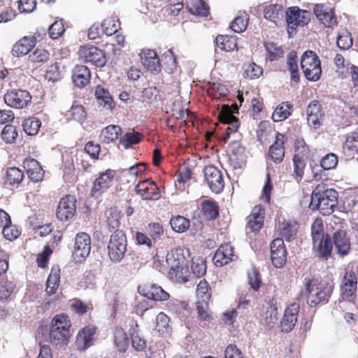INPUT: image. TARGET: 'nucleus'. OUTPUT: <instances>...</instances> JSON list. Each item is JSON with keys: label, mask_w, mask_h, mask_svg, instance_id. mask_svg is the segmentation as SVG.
I'll use <instances>...</instances> for the list:
<instances>
[{"label": "nucleus", "mask_w": 358, "mask_h": 358, "mask_svg": "<svg viewBox=\"0 0 358 358\" xmlns=\"http://www.w3.org/2000/svg\"><path fill=\"white\" fill-rule=\"evenodd\" d=\"M334 282L331 278L327 277L319 280L316 278H305L301 289L302 295L306 296L307 303L310 306L328 302L334 289Z\"/></svg>", "instance_id": "nucleus-1"}, {"label": "nucleus", "mask_w": 358, "mask_h": 358, "mask_svg": "<svg viewBox=\"0 0 358 358\" xmlns=\"http://www.w3.org/2000/svg\"><path fill=\"white\" fill-rule=\"evenodd\" d=\"M71 322L67 315L61 313L56 315L51 321L46 340L57 349L67 345L70 338Z\"/></svg>", "instance_id": "nucleus-2"}, {"label": "nucleus", "mask_w": 358, "mask_h": 358, "mask_svg": "<svg viewBox=\"0 0 358 358\" xmlns=\"http://www.w3.org/2000/svg\"><path fill=\"white\" fill-rule=\"evenodd\" d=\"M338 192L325 185H318L313 191L310 207L319 210L323 215H329L338 203Z\"/></svg>", "instance_id": "nucleus-3"}, {"label": "nucleus", "mask_w": 358, "mask_h": 358, "mask_svg": "<svg viewBox=\"0 0 358 358\" xmlns=\"http://www.w3.org/2000/svg\"><path fill=\"white\" fill-rule=\"evenodd\" d=\"M166 262L170 266L169 277L178 282H186L190 276L186 259L181 249H176L166 256Z\"/></svg>", "instance_id": "nucleus-4"}, {"label": "nucleus", "mask_w": 358, "mask_h": 358, "mask_svg": "<svg viewBox=\"0 0 358 358\" xmlns=\"http://www.w3.org/2000/svg\"><path fill=\"white\" fill-rule=\"evenodd\" d=\"M311 236L313 250L320 257L327 259L331 255L333 245L331 238L323 233V224L321 220H315L313 223Z\"/></svg>", "instance_id": "nucleus-5"}, {"label": "nucleus", "mask_w": 358, "mask_h": 358, "mask_svg": "<svg viewBox=\"0 0 358 358\" xmlns=\"http://www.w3.org/2000/svg\"><path fill=\"white\" fill-rule=\"evenodd\" d=\"M127 240L122 230H115L110 235L108 243V255L113 263H119L124 257L127 252Z\"/></svg>", "instance_id": "nucleus-6"}, {"label": "nucleus", "mask_w": 358, "mask_h": 358, "mask_svg": "<svg viewBox=\"0 0 358 358\" xmlns=\"http://www.w3.org/2000/svg\"><path fill=\"white\" fill-rule=\"evenodd\" d=\"M301 66L308 80L317 81L320 79L322 73L320 60L314 51L307 50L302 55Z\"/></svg>", "instance_id": "nucleus-7"}, {"label": "nucleus", "mask_w": 358, "mask_h": 358, "mask_svg": "<svg viewBox=\"0 0 358 358\" xmlns=\"http://www.w3.org/2000/svg\"><path fill=\"white\" fill-rule=\"evenodd\" d=\"M78 54L80 61L91 63L96 67H102L106 62L104 52L94 46H82Z\"/></svg>", "instance_id": "nucleus-8"}, {"label": "nucleus", "mask_w": 358, "mask_h": 358, "mask_svg": "<svg viewBox=\"0 0 358 358\" xmlns=\"http://www.w3.org/2000/svg\"><path fill=\"white\" fill-rule=\"evenodd\" d=\"M203 174L210 190L215 193H220L224 187V182L222 173L214 166H208L204 168Z\"/></svg>", "instance_id": "nucleus-9"}, {"label": "nucleus", "mask_w": 358, "mask_h": 358, "mask_svg": "<svg viewBox=\"0 0 358 358\" xmlns=\"http://www.w3.org/2000/svg\"><path fill=\"white\" fill-rule=\"evenodd\" d=\"M91 251L90 236L84 232L78 233L75 238L73 256L77 262H83Z\"/></svg>", "instance_id": "nucleus-10"}, {"label": "nucleus", "mask_w": 358, "mask_h": 358, "mask_svg": "<svg viewBox=\"0 0 358 358\" xmlns=\"http://www.w3.org/2000/svg\"><path fill=\"white\" fill-rule=\"evenodd\" d=\"M238 113V108L236 104H234L231 107L228 105H222V109L219 113V119L220 122L229 124L227 129V134L234 133L239 127V121L234 116V113Z\"/></svg>", "instance_id": "nucleus-11"}, {"label": "nucleus", "mask_w": 358, "mask_h": 358, "mask_svg": "<svg viewBox=\"0 0 358 358\" xmlns=\"http://www.w3.org/2000/svg\"><path fill=\"white\" fill-rule=\"evenodd\" d=\"M31 100V96L27 90H14L4 95L5 103L13 108H23Z\"/></svg>", "instance_id": "nucleus-12"}, {"label": "nucleus", "mask_w": 358, "mask_h": 358, "mask_svg": "<svg viewBox=\"0 0 358 358\" xmlns=\"http://www.w3.org/2000/svg\"><path fill=\"white\" fill-rule=\"evenodd\" d=\"M76 199L74 196L67 195L63 197L57 206L56 215L61 221H67L71 219L76 213Z\"/></svg>", "instance_id": "nucleus-13"}, {"label": "nucleus", "mask_w": 358, "mask_h": 358, "mask_svg": "<svg viewBox=\"0 0 358 358\" xmlns=\"http://www.w3.org/2000/svg\"><path fill=\"white\" fill-rule=\"evenodd\" d=\"M135 192L143 200H158L161 196L158 187L150 180L139 182L135 187Z\"/></svg>", "instance_id": "nucleus-14"}, {"label": "nucleus", "mask_w": 358, "mask_h": 358, "mask_svg": "<svg viewBox=\"0 0 358 358\" xmlns=\"http://www.w3.org/2000/svg\"><path fill=\"white\" fill-rule=\"evenodd\" d=\"M310 13L307 10H301L298 7H290L286 12V20L290 29L298 26H304L310 21Z\"/></svg>", "instance_id": "nucleus-15"}, {"label": "nucleus", "mask_w": 358, "mask_h": 358, "mask_svg": "<svg viewBox=\"0 0 358 358\" xmlns=\"http://www.w3.org/2000/svg\"><path fill=\"white\" fill-rule=\"evenodd\" d=\"M271 259L276 268H281L287 260V250L282 238H275L271 243Z\"/></svg>", "instance_id": "nucleus-16"}, {"label": "nucleus", "mask_w": 358, "mask_h": 358, "mask_svg": "<svg viewBox=\"0 0 358 358\" xmlns=\"http://www.w3.org/2000/svg\"><path fill=\"white\" fill-rule=\"evenodd\" d=\"M313 11L317 20L328 28H334L337 25V20L332 8L325 4H316Z\"/></svg>", "instance_id": "nucleus-17"}, {"label": "nucleus", "mask_w": 358, "mask_h": 358, "mask_svg": "<svg viewBox=\"0 0 358 358\" xmlns=\"http://www.w3.org/2000/svg\"><path fill=\"white\" fill-rule=\"evenodd\" d=\"M96 328L85 327L76 336L75 345L77 350L83 351L92 345L95 340Z\"/></svg>", "instance_id": "nucleus-18"}, {"label": "nucleus", "mask_w": 358, "mask_h": 358, "mask_svg": "<svg viewBox=\"0 0 358 358\" xmlns=\"http://www.w3.org/2000/svg\"><path fill=\"white\" fill-rule=\"evenodd\" d=\"M114 178V171L108 169L106 172L102 173L94 180L92 188V194L93 196H99L101 195L111 185V182Z\"/></svg>", "instance_id": "nucleus-19"}, {"label": "nucleus", "mask_w": 358, "mask_h": 358, "mask_svg": "<svg viewBox=\"0 0 358 358\" xmlns=\"http://www.w3.org/2000/svg\"><path fill=\"white\" fill-rule=\"evenodd\" d=\"M236 255L234 254L233 247L229 244H224L220 245L216 250L213 257V262L217 266H222L236 260Z\"/></svg>", "instance_id": "nucleus-20"}, {"label": "nucleus", "mask_w": 358, "mask_h": 358, "mask_svg": "<svg viewBox=\"0 0 358 358\" xmlns=\"http://www.w3.org/2000/svg\"><path fill=\"white\" fill-rule=\"evenodd\" d=\"M307 122L310 127L317 129L321 125V120L324 116L319 101L314 100L308 106L306 110Z\"/></svg>", "instance_id": "nucleus-21"}, {"label": "nucleus", "mask_w": 358, "mask_h": 358, "mask_svg": "<svg viewBox=\"0 0 358 358\" xmlns=\"http://www.w3.org/2000/svg\"><path fill=\"white\" fill-rule=\"evenodd\" d=\"M299 310V306L296 303H293L285 309L284 317L281 321L282 331L288 333L294 328L297 321Z\"/></svg>", "instance_id": "nucleus-22"}, {"label": "nucleus", "mask_w": 358, "mask_h": 358, "mask_svg": "<svg viewBox=\"0 0 358 358\" xmlns=\"http://www.w3.org/2000/svg\"><path fill=\"white\" fill-rule=\"evenodd\" d=\"M23 167L28 177L34 182H40L44 176V171L39 163L34 159L27 158L23 162Z\"/></svg>", "instance_id": "nucleus-23"}, {"label": "nucleus", "mask_w": 358, "mask_h": 358, "mask_svg": "<svg viewBox=\"0 0 358 358\" xmlns=\"http://www.w3.org/2000/svg\"><path fill=\"white\" fill-rule=\"evenodd\" d=\"M333 241L337 253L346 255L350 249V239L345 230H338L333 234Z\"/></svg>", "instance_id": "nucleus-24"}, {"label": "nucleus", "mask_w": 358, "mask_h": 358, "mask_svg": "<svg viewBox=\"0 0 358 358\" xmlns=\"http://www.w3.org/2000/svg\"><path fill=\"white\" fill-rule=\"evenodd\" d=\"M142 63L145 68L153 74L161 71V64L157 53L152 50L143 51L141 57Z\"/></svg>", "instance_id": "nucleus-25"}, {"label": "nucleus", "mask_w": 358, "mask_h": 358, "mask_svg": "<svg viewBox=\"0 0 358 358\" xmlns=\"http://www.w3.org/2000/svg\"><path fill=\"white\" fill-rule=\"evenodd\" d=\"M284 135L278 133L275 141L269 148L268 155L275 164H280L285 157Z\"/></svg>", "instance_id": "nucleus-26"}, {"label": "nucleus", "mask_w": 358, "mask_h": 358, "mask_svg": "<svg viewBox=\"0 0 358 358\" xmlns=\"http://www.w3.org/2000/svg\"><path fill=\"white\" fill-rule=\"evenodd\" d=\"M91 73L89 69L83 65H77L73 71L72 80L74 85L80 88L84 87L90 80Z\"/></svg>", "instance_id": "nucleus-27"}, {"label": "nucleus", "mask_w": 358, "mask_h": 358, "mask_svg": "<svg viewBox=\"0 0 358 358\" xmlns=\"http://www.w3.org/2000/svg\"><path fill=\"white\" fill-rule=\"evenodd\" d=\"M35 45V36H24L14 45L12 49L13 55L17 57L27 55Z\"/></svg>", "instance_id": "nucleus-28"}, {"label": "nucleus", "mask_w": 358, "mask_h": 358, "mask_svg": "<svg viewBox=\"0 0 358 358\" xmlns=\"http://www.w3.org/2000/svg\"><path fill=\"white\" fill-rule=\"evenodd\" d=\"M264 210L260 206H255L251 214L248 217V227L252 231L256 232L259 231L264 224Z\"/></svg>", "instance_id": "nucleus-29"}, {"label": "nucleus", "mask_w": 358, "mask_h": 358, "mask_svg": "<svg viewBox=\"0 0 358 358\" xmlns=\"http://www.w3.org/2000/svg\"><path fill=\"white\" fill-rule=\"evenodd\" d=\"M121 131V128L117 125H108L102 129L99 136L100 140L107 144L114 142L118 138Z\"/></svg>", "instance_id": "nucleus-30"}, {"label": "nucleus", "mask_w": 358, "mask_h": 358, "mask_svg": "<svg viewBox=\"0 0 358 358\" xmlns=\"http://www.w3.org/2000/svg\"><path fill=\"white\" fill-rule=\"evenodd\" d=\"M95 96L101 106L108 110L113 108L115 103L112 96L109 92L101 86L99 85L96 87Z\"/></svg>", "instance_id": "nucleus-31"}, {"label": "nucleus", "mask_w": 358, "mask_h": 358, "mask_svg": "<svg viewBox=\"0 0 358 358\" xmlns=\"http://www.w3.org/2000/svg\"><path fill=\"white\" fill-rule=\"evenodd\" d=\"M215 43L220 50L231 52L237 49V38L236 36H218L215 39Z\"/></svg>", "instance_id": "nucleus-32"}, {"label": "nucleus", "mask_w": 358, "mask_h": 358, "mask_svg": "<svg viewBox=\"0 0 358 358\" xmlns=\"http://www.w3.org/2000/svg\"><path fill=\"white\" fill-rule=\"evenodd\" d=\"M264 17L266 19L273 22L277 24V20L284 17L285 10L281 5L271 4L264 8Z\"/></svg>", "instance_id": "nucleus-33"}, {"label": "nucleus", "mask_w": 358, "mask_h": 358, "mask_svg": "<svg viewBox=\"0 0 358 358\" xmlns=\"http://www.w3.org/2000/svg\"><path fill=\"white\" fill-rule=\"evenodd\" d=\"M60 269L58 266L52 267L46 282V292L48 294L56 292L59 283Z\"/></svg>", "instance_id": "nucleus-34"}, {"label": "nucleus", "mask_w": 358, "mask_h": 358, "mask_svg": "<svg viewBox=\"0 0 358 358\" xmlns=\"http://www.w3.org/2000/svg\"><path fill=\"white\" fill-rule=\"evenodd\" d=\"M132 347L137 351H142L145 348L146 341L141 335L137 324L129 329Z\"/></svg>", "instance_id": "nucleus-35"}, {"label": "nucleus", "mask_w": 358, "mask_h": 358, "mask_svg": "<svg viewBox=\"0 0 358 358\" xmlns=\"http://www.w3.org/2000/svg\"><path fill=\"white\" fill-rule=\"evenodd\" d=\"M187 8L193 15L207 16L209 8L203 0H191L187 4Z\"/></svg>", "instance_id": "nucleus-36"}, {"label": "nucleus", "mask_w": 358, "mask_h": 358, "mask_svg": "<svg viewBox=\"0 0 358 358\" xmlns=\"http://www.w3.org/2000/svg\"><path fill=\"white\" fill-rule=\"evenodd\" d=\"M145 296L154 301H165L169 298V294L160 286L152 285L145 293Z\"/></svg>", "instance_id": "nucleus-37"}, {"label": "nucleus", "mask_w": 358, "mask_h": 358, "mask_svg": "<svg viewBox=\"0 0 358 358\" xmlns=\"http://www.w3.org/2000/svg\"><path fill=\"white\" fill-rule=\"evenodd\" d=\"M296 59V52L295 51H291L287 55V64L288 69L291 73V80L298 83L300 79V76L299 73V66Z\"/></svg>", "instance_id": "nucleus-38"}, {"label": "nucleus", "mask_w": 358, "mask_h": 358, "mask_svg": "<svg viewBox=\"0 0 358 358\" xmlns=\"http://www.w3.org/2000/svg\"><path fill=\"white\" fill-rule=\"evenodd\" d=\"M106 222L109 230H119L120 225V213L115 208H111L106 211Z\"/></svg>", "instance_id": "nucleus-39"}, {"label": "nucleus", "mask_w": 358, "mask_h": 358, "mask_svg": "<svg viewBox=\"0 0 358 358\" xmlns=\"http://www.w3.org/2000/svg\"><path fill=\"white\" fill-rule=\"evenodd\" d=\"M115 344L120 352H125L129 346V340L127 334L122 328H116L114 332Z\"/></svg>", "instance_id": "nucleus-40"}, {"label": "nucleus", "mask_w": 358, "mask_h": 358, "mask_svg": "<svg viewBox=\"0 0 358 358\" xmlns=\"http://www.w3.org/2000/svg\"><path fill=\"white\" fill-rule=\"evenodd\" d=\"M24 177L22 171L16 167L8 168L6 171V181L10 185H18Z\"/></svg>", "instance_id": "nucleus-41"}, {"label": "nucleus", "mask_w": 358, "mask_h": 358, "mask_svg": "<svg viewBox=\"0 0 358 358\" xmlns=\"http://www.w3.org/2000/svg\"><path fill=\"white\" fill-rule=\"evenodd\" d=\"M196 297L198 300L208 301L211 297V288L206 280H201L196 287Z\"/></svg>", "instance_id": "nucleus-42"}, {"label": "nucleus", "mask_w": 358, "mask_h": 358, "mask_svg": "<svg viewBox=\"0 0 358 358\" xmlns=\"http://www.w3.org/2000/svg\"><path fill=\"white\" fill-rule=\"evenodd\" d=\"M41 125V121L34 117L26 119L22 123L24 131L29 136H34L37 134Z\"/></svg>", "instance_id": "nucleus-43"}, {"label": "nucleus", "mask_w": 358, "mask_h": 358, "mask_svg": "<svg viewBox=\"0 0 358 358\" xmlns=\"http://www.w3.org/2000/svg\"><path fill=\"white\" fill-rule=\"evenodd\" d=\"M352 45L351 34L345 29H341L337 36V45L341 50H348Z\"/></svg>", "instance_id": "nucleus-44"}, {"label": "nucleus", "mask_w": 358, "mask_h": 358, "mask_svg": "<svg viewBox=\"0 0 358 358\" xmlns=\"http://www.w3.org/2000/svg\"><path fill=\"white\" fill-rule=\"evenodd\" d=\"M171 226L175 231L182 233L189 227V221L183 216L178 215L170 220Z\"/></svg>", "instance_id": "nucleus-45"}, {"label": "nucleus", "mask_w": 358, "mask_h": 358, "mask_svg": "<svg viewBox=\"0 0 358 358\" xmlns=\"http://www.w3.org/2000/svg\"><path fill=\"white\" fill-rule=\"evenodd\" d=\"M290 104L282 103L278 105L272 114V119L274 122H280L287 119L290 115Z\"/></svg>", "instance_id": "nucleus-46"}, {"label": "nucleus", "mask_w": 358, "mask_h": 358, "mask_svg": "<svg viewBox=\"0 0 358 358\" xmlns=\"http://www.w3.org/2000/svg\"><path fill=\"white\" fill-rule=\"evenodd\" d=\"M170 319L164 313H159L156 317V330L161 334H169L171 330Z\"/></svg>", "instance_id": "nucleus-47"}, {"label": "nucleus", "mask_w": 358, "mask_h": 358, "mask_svg": "<svg viewBox=\"0 0 358 358\" xmlns=\"http://www.w3.org/2000/svg\"><path fill=\"white\" fill-rule=\"evenodd\" d=\"M202 211L207 220H214L218 215V206L213 201H205L202 204Z\"/></svg>", "instance_id": "nucleus-48"}, {"label": "nucleus", "mask_w": 358, "mask_h": 358, "mask_svg": "<svg viewBox=\"0 0 358 358\" xmlns=\"http://www.w3.org/2000/svg\"><path fill=\"white\" fill-rule=\"evenodd\" d=\"M265 47L270 61L277 60L284 55V50L281 46L273 42L266 43Z\"/></svg>", "instance_id": "nucleus-49"}, {"label": "nucleus", "mask_w": 358, "mask_h": 358, "mask_svg": "<svg viewBox=\"0 0 358 358\" xmlns=\"http://www.w3.org/2000/svg\"><path fill=\"white\" fill-rule=\"evenodd\" d=\"M104 34L107 36H111L115 34L120 26L119 20L116 17H112L106 19L102 23Z\"/></svg>", "instance_id": "nucleus-50"}, {"label": "nucleus", "mask_w": 358, "mask_h": 358, "mask_svg": "<svg viewBox=\"0 0 358 358\" xmlns=\"http://www.w3.org/2000/svg\"><path fill=\"white\" fill-rule=\"evenodd\" d=\"M248 16L246 13L236 17L231 24V29L236 33H241L246 29Z\"/></svg>", "instance_id": "nucleus-51"}, {"label": "nucleus", "mask_w": 358, "mask_h": 358, "mask_svg": "<svg viewBox=\"0 0 358 358\" xmlns=\"http://www.w3.org/2000/svg\"><path fill=\"white\" fill-rule=\"evenodd\" d=\"M263 73L262 68L254 62L245 64L244 75L250 79H255L259 78Z\"/></svg>", "instance_id": "nucleus-52"}, {"label": "nucleus", "mask_w": 358, "mask_h": 358, "mask_svg": "<svg viewBox=\"0 0 358 358\" xmlns=\"http://www.w3.org/2000/svg\"><path fill=\"white\" fill-rule=\"evenodd\" d=\"M248 283L255 291H257L262 283V279L259 271L255 268L252 267L248 272Z\"/></svg>", "instance_id": "nucleus-53"}, {"label": "nucleus", "mask_w": 358, "mask_h": 358, "mask_svg": "<svg viewBox=\"0 0 358 358\" xmlns=\"http://www.w3.org/2000/svg\"><path fill=\"white\" fill-rule=\"evenodd\" d=\"M343 148L352 153H358V133L352 132L348 134L346 136Z\"/></svg>", "instance_id": "nucleus-54"}, {"label": "nucleus", "mask_w": 358, "mask_h": 358, "mask_svg": "<svg viewBox=\"0 0 358 358\" xmlns=\"http://www.w3.org/2000/svg\"><path fill=\"white\" fill-rule=\"evenodd\" d=\"M68 113L72 119L79 122H83L87 117L85 108L81 105H73Z\"/></svg>", "instance_id": "nucleus-55"}, {"label": "nucleus", "mask_w": 358, "mask_h": 358, "mask_svg": "<svg viewBox=\"0 0 358 358\" xmlns=\"http://www.w3.org/2000/svg\"><path fill=\"white\" fill-rule=\"evenodd\" d=\"M338 164V157L334 153L327 154L320 160V166L323 170H330L336 168Z\"/></svg>", "instance_id": "nucleus-56"}, {"label": "nucleus", "mask_w": 358, "mask_h": 358, "mask_svg": "<svg viewBox=\"0 0 358 358\" xmlns=\"http://www.w3.org/2000/svg\"><path fill=\"white\" fill-rule=\"evenodd\" d=\"M17 136L15 127L10 124H6L1 131V138L6 143H12Z\"/></svg>", "instance_id": "nucleus-57"}, {"label": "nucleus", "mask_w": 358, "mask_h": 358, "mask_svg": "<svg viewBox=\"0 0 358 358\" xmlns=\"http://www.w3.org/2000/svg\"><path fill=\"white\" fill-rule=\"evenodd\" d=\"M50 57L49 52L44 49H36L29 55V59L34 63H43L48 60Z\"/></svg>", "instance_id": "nucleus-58"}, {"label": "nucleus", "mask_w": 358, "mask_h": 358, "mask_svg": "<svg viewBox=\"0 0 358 358\" xmlns=\"http://www.w3.org/2000/svg\"><path fill=\"white\" fill-rule=\"evenodd\" d=\"M228 89L220 84L217 85L216 88L211 89L208 92L209 96H210L213 99L220 101H224L228 96Z\"/></svg>", "instance_id": "nucleus-59"}, {"label": "nucleus", "mask_w": 358, "mask_h": 358, "mask_svg": "<svg viewBox=\"0 0 358 358\" xmlns=\"http://www.w3.org/2000/svg\"><path fill=\"white\" fill-rule=\"evenodd\" d=\"M264 320L265 323L271 327L277 323L278 320V313L276 306H270L267 308L265 312Z\"/></svg>", "instance_id": "nucleus-60"}, {"label": "nucleus", "mask_w": 358, "mask_h": 358, "mask_svg": "<svg viewBox=\"0 0 358 358\" xmlns=\"http://www.w3.org/2000/svg\"><path fill=\"white\" fill-rule=\"evenodd\" d=\"M140 140V134L138 132H129L120 140V142L127 149L133 144H137Z\"/></svg>", "instance_id": "nucleus-61"}, {"label": "nucleus", "mask_w": 358, "mask_h": 358, "mask_svg": "<svg viewBox=\"0 0 358 358\" xmlns=\"http://www.w3.org/2000/svg\"><path fill=\"white\" fill-rule=\"evenodd\" d=\"M64 27L62 20L56 21L49 27V35L52 39H57L64 31Z\"/></svg>", "instance_id": "nucleus-62"}, {"label": "nucleus", "mask_w": 358, "mask_h": 358, "mask_svg": "<svg viewBox=\"0 0 358 358\" xmlns=\"http://www.w3.org/2000/svg\"><path fill=\"white\" fill-rule=\"evenodd\" d=\"M148 231L153 243H155L157 240L161 238V236L164 235V230L161 224L159 223L150 224L148 228Z\"/></svg>", "instance_id": "nucleus-63"}, {"label": "nucleus", "mask_w": 358, "mask_h": 358, "mask_svg": "<svg viewBox=\"0 0 358 358\" xmlns=\"http://www.w3.org/2000/svg\"><path fill=\"white\" fill-rule=\"evenodd\" d=\"M296 225L291 223L285 224L280 229V234L286 241H290L294 238L296 235Z\"/></svg>", "instance_id": "nucleus-64"}]
</instances>
